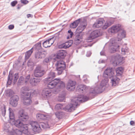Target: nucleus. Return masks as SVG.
<instances>
[{"mask_svg": "<svg viewBox=\"0 0 135 135\" xmlns=\"http://www.w3.org/2000/svg\"><path fill=\"white\" fill-rule=\"evenodd\" d=\"M114 74L112 69L107 68L103 74V77L104 79L100 83H97L94 87L91 88L90 92L94 94L102 92L107 86L109 78L110 79L112 86H115L118 85L120 79L114 76Z\"/></svg>", "mask_w": 135, "mask_h": 135, "instance_id": "1", "label": "nucleus"}, {"mask_svg": "<svg viewBox=\"0 0 135 135\" xmlns=\"http://www.w3.org/2000/svg\"><path fill=\"white\" fill-rule=\"evenodd\" d=\"M89 97L86 96L80 95L78 97H75L71 99V103L68 104L63 109L65 111L69 112L74 111L76 106L79 105V103H82L88 100Z\"/></svg>", "mask_w": 135, "mask_h": 135, "instance_id": "2", "label": "nucleus"}, {"mask_svg": "<svg viewBox=\"0 0 135 135\" xmlns=\"http://www.w3.org/2000/svg\"><path fill=\"white\" fill-rule=\"evenodd\" d=\"M24 122L19 119L12 122L11 124L14 125L16 127L20 128L22 130L23 133L27 134L28 133V127L27 125L24 123Z\"/></svg>", "mask_w": 135, "mask_h": 135, "instance_id": "3", "label": "nucleus"}, {"mask_svg": "<svg viewBox=\"0 0 135 135\" xmlns=\"http://www.w3.org/2000/svg\"><path fill=\"white\" fill-rule=\"evenodd\" d=\"M97 83H95V85L92 86L91 87L89 86L88 87L84 85H80L78 86L77 87L76 90L77 91L81 93L86 92L88 91H89V94L92 95H95L98 93H93L90 92L91 89V88H93L95 86L96 84Z\"/></svg>", "mask_w": 135, "mask_h": 135, "instance_id": "4", "label": "nucleus"}, {"mask_svg": "<svg viewBox=\"0 0 135 135\" xmlns=\"http://www.w3.org/2000/svg\"><path fill=\"white\" fill-rule=\"evenodd\" d=\"M108 44L110 47V49L111 53L114 52L116 51L118 49L119 46L118 45L117 39H112L108 42Z\"/></svg>", "mask_w": 135, "mask_h": 135, "instance_id": "5", "label": "nucleus"}, {"mask_svg": "<svg viewBox=\"0 0 135 135\" xmlns=\"http://www.w3.org/2000/svg\"><path fill=\"white\" fill-rule=\"evenodd\" d=\"M46 73L45 70L43 69L40 65H38L34 70V75L36 77H40L42 76Z\"/></svg>", "mask_w": 135, "mask_h": 135, "instance_id": "6", "label": "nucleus"}, {"mask_svg": "<svg viewBox=\"0 0 135 135\" xmlns=\"http://www.w3.org/2000/svg\"><path fill=\"white\" fill-rule=\"evenodd\" d=\"M47 82V87L50 89H52L54 88L60 81V79L56 78L54 80H45Z\"/></svg>", "mask_w": 135, "mask_h": 135, "instance_id": "7", "label": "nucleus"}, {"mask_svg": "<svg viewBox=\"0 0 135 135\" xmlns=\"http://www.w3.org/2000/svg\"><path fill=\"white\" fill-rule=\"evenodd\" d=\"M33 131L37 133L40 132L41 130L40 125L37 122H31L30 124Z\"/></svg>", "mask_w": 135, "mask_h": 135, "instance_id": "8", "label": "nucleus"}, {"mask_svg": "<svg viewBox=\"0 0 135 135\" xmlns=\"http://www.w3.org/2000/svg\"><path fill=\"white\" fill-rule=\"evenodd\" d=\"M76 84V82L75 81L69 80L67 84V89L69 91L74 90L75 88Z\"/></svg>", "mask_w": 135, "mask_h": 135, "instance_id": "9", "label": "nucleus"}, {"mask_svg": "<svg viewBox=\"0 0 135 135\" xmlns=\"http://www.w3.org/2000/svg\"><path fill=\"white\" fill-rule=\"evenodd\" d=\"M101 35V33L100 32L99 30H95L91 33L89 36L87 40L88 41L92 40L99 37Z\"/></svg>", "mask_w": 135, "mask_h": 135, "instance_id": "10", "label": "nucleus"}, {"mask_svg": "<svg viewBox=\"0 0 135 135\" xmlns=\"http://www.w3.org/2000/svg\"><path fill=\"white\" fill-rule=\"evenodd\" d=\"M19 119L25 122L26 121L28 118V115L25 113L23 110L22 109L19 112Z\"/></svg>", "mask_w": 135, "mask_h": 135, "instance_id": "11", "label": "nucleus"}, {"mask_svg": "<svg viewBox=\"0 0 135 135\" xmlns=\"http://www.w3.org/2000/svg\"><path fill=\"white\" fill-rule=\"evenodd\" d=\"M122 26L120 24H116L112 26L109 30V31L113 33H116L122 28Z\"/></svg>", "mask_w": 135, "mask_h": 135, "instance_id": "12", "label": "nucleus"}, {"mask_svg": "<svg viewBox=\"0 0 135 135\" xmlns=\"http://www.w3.org/2000/svg\"><path fill=\"white\" fill-rule=\"evenodd\" d=\"M13 125H12L10 122L5 123L3 127L4 131L8 133L10 135V134L12 132L13 129Z\"/></svg>", "mask_w": 135, "mask_h": 135, "instance_id": "13", "label": "nucleus"}, {"mask_svg": "<svg viewBox=\"0 0 135 135\" xmlns=\"http://www.w3.org/2000/svg\"><path fill=\"white\" fill-rule=\"evenodd\" d=\"M42 95L44 98L48 99L52 95L51 90L48 88L44 89L42 91Z\"/></svg>", "mask_w": 135, "mask_h": 135, "instance_id": "14", "label": "nucleus"}, {"mask_svg": "<svg viewBox=\"0 0 135 135\" xmlns=\"http://www.w3.org/2000/svg\"><path fill=\"white\" fill-rule=\"evenodd\" d=\"M19 97L17 95H14L11 98L10 104L13 107H16L18 104V102L19 100Z\"/></svg>", "mask_w": 135, "mask_h": 135, "instance_id": "15", "label": "nucleus"}, {"mask_svg": "<svg viewBox=\"0 0 135 135\" xmlns=\"http://www.w3.org/2000/svg\"><path fill=\"white\" fill-rule=\"evenodd\" d=\"M31 93H28L27 94V96L22 97L23 103L24 104L26 105H30L32 102L30 98Z\"/></svg>", "mask_w": 135, "mask_h": 135, "instance_id": "16", "label": "nucleus"}, {"mask_svg": "<svg viewBox=\"0 0 135 135\" xmlns=\"http://www.w3.org/2000/svg\"><path fill=\"white\" fill-rule=\"evenodd\" d=\"M54 39L49 38L44 41L43 43V46L45 48L50 47L54 43Z\"/></svg>", "mask_w": 135, "mask_h": 135, "instance_id": "17", "label": "nucleus"}, {"mask_svg": "<svg viewBox=\"0 0 135 135\" xmlns=\"http://www.w3.org/2000/svg\"><path fill=\"white\" fill-rule=\"evenodd\" d=\"M126 36V32L124 30H122L118 33L117 38H114L117 40V42L120 41L123 38L125 37Z\"/></svg>", "mask_w": 135, "mask_h": 135, "instance_id": "18", "label": "nucleus"}, {"mask_svg": "<svg viewBox=\"0 0 135 135\" xmlns=\"http://www.w3.org/2000/svg\"><path fill=\"white\" fill-rule=\"evenodd\" d=\"M30 90L29 88L26 86H25L22 88L21 92V95L22 97L27 96V94L28 93H31L29 92Z\"/></svg>", "mask_w": 135, "mask_h": 135, "instance_id": "19", "label": "nucleus"}, {"mask_svg": "<svg viewBox=\"0 0 135 135\" xmlns=\"http://www.w3.org/2000/svg\"><path fill=\"white\" fill-rule=\"evenodd\" d=\"M104 20L103 19H99L97 20L96 22L93 25V27L95 28H98L102 26L104 22Z\"/></svg>", "mask_w": 135, "mask_h": 135, "instance_id": "20", "label": "nucleus"}, {"mask_svg": "<svg viewBox=\"0 0 135 135\" xmlns=\"http://www.w3.org/2000/svg\"><path fill=\"white\" fill-rule=\"evenodd\" d=\"M41 80V79L40 78H31L30 80V83L32 85L35 86L37 85Z\"/></svg>", "mask_w": 135, "mask_h": 135, "instance_id": "21", "label": "nucleus"}, {"mask_svg": "<svg viewBox=\"0 0 135 135\" xmlns=\"http://www.w3.org/2000/svg\"><path fill=\"white\" fill-rule=\"evenodd\" d=\"M87 24L86 23H83L79 26L77 28V32L79 33H81L85 28Z\"/></svg>", "mask_w": 135, "mask_h": 135, "instance_id": "22", "label": "nucleus"}, {"mask_svg": "<svg viewBox=\"0 0 135 135\" xmlns=\"http://www.w3.org/2000/svg\"><path fill=\"white\" fill-rule=\"evenodd\" d=\"M55 73L52 71L49 72L47 75V77L45 79V80H52L55 76Z\"/></svg>", "mask_w": 135, "mask_h": 135, "instance_id": "23", "label": "nucleus"}, {"mask_svg": "<svg viewBox=\"0 0 135 135\" xmlns=\"http://www.w3.org/2000/svg\"><path fill=\"white\" fill-rule=\"evenodd\" d=\"M9 122L11 123H12V122H13L15 120V115L13 112H12V109L11 108H9Z\"/></svg>", "mask_w": 135, "mask_h": 135, "instance_id": "24", "label": "nucleus"}, {"mask_svg": "<svg viewBox=\"0 0 135 135\" xmlns=\"http://www.w3.org/2000/svg\"><path fill=\"white\" fill-rule=\"evenodd\" d=\"M65 51L62 50L59 51L58 52L57 57V58L63 59L65 57Z\"/></svg>", "mask_w": 135, "mask_h": 135, "instance_id": "25", "label": "nucleus"}, {"mask_svg": "<svg viewBox=\"0 0 135 135\" xmlns=\"http://www.w3.org/2000/svg\"><path fill=\"white\" fill-rule=\"evenodd\" d=\"M20 130V131L17 129H15L13 128L12 132L10 134V135H13V134L21 135L22 133H23L22 130L21 129Z\"/></svg>", "mask_w": 135, "mask_h": 135, "instance_id": "26", "label": "nucleus"}, {"mask_svg": "<svg viewBox=\"0 0 135 135\" xmlns=\"http://www.w3.org/2000/svg\"><path fill=\"white\" fill-rule=\"evenodd\" d=\"M56 67H64V68H66V64L65 62L63 61L59 60L57 61L55 64Z\"/></svg>", "mask_w": 135, "mask_h": 135, "instance_id": "27", "label": "nucleus"}, {"mask_svg": "<svg viewBox=\"0 0 135 135\" xmlns=\"http://www.w3.org/2000/svg\"><path fill=\"white\" fill-rule=\"evenodd\" d=\"M80 20V19H79L75 21L73 23H72L70 25V28H76L79 23Z\"/></svg>", "mask_w": 135, "mask_h": 135, "instance_id": "28", "label": "nucleus"}, {"mask_svg": "<svg viewBox=\"0 0 135 135\" xmlns=\"http://www.w3.org/2000/svg\"><path fill=\"white\" fill-rule=\"evenodd\" d=\"M47 115L41 113H38L36 114L37 118L39 120L46 119L47 118Z\"/></svg>", "mask_w": 135, "mask_h": 135, "instance_id": "29", "label": "nucleus"}, {"mask_svg": "<svg viewBox=\"0 0 135 135\" xmlns=\"http://www.w3.org/2000/svg\"><path fill=\"white\" fill-rule=\"evenodd\" d=\"M123 71V69L122 67H119L116 69L117 75L118 76H120L122 74Z\"/></svg>", "mask_w": 135, "mask_h": 135, "instance_id": "30", "label": "nucleus"}, {"mask_svg": "<svg viewBox=\"0 0 135 135\" xmlns=\"http://www.w3.org/2000/svg\"><path fill=\"white\" fill-rule=\"evenodd\" d=\"M61 32H59L55 35L54 36L51 38L54 39V41L55 40H58L62 37V34H61Z\"/></svg>", "mask_w": 135, "mask_h": 135, "instance_id": "31", "label": "nucleus"}, {"mask_svg": "<svg viewBox=\"0 0 135 135\" xmlns=\"http://www.w3.org/2000/svg\"><path fill=\"white\" fill-rule=\"evenodd\" d=\"M45 55L42 52H37L35 54V57L36 58L41 59Z\"/></svg>", "mask_w": 135, "mask_h": 135, "instance_id": "32", "label": "nucleus"}, {"mask_svg": "<svg viewBox=\"0 0 135 135\" xmlns=\"http://www.w3.org/2000/svg\"><path fill=\"white\" fill-rule=\"evenodd\" d=\"M112 24L109 20H108L106 22L104 25L102 26V28L103 29H106L108 27L110 26Z\"/></svg>", "mask_w": 135, "mask_h": 135, "instance_id": "33", "label": "nucleus"}, {"mask_svg": "<svg viewBox=\"0 0 135 135\" xmlns=\"http://www.w3.org/2000/svg\"><path fill=\"white\" fill-rule=\"evenodd\" d=\"M65 92H64L62 94H59L58 100L60 102H63L65 100Z\"/></svg>", "mask_w": 135, "mask_h": 135, "instance_id": "34", "label": "nucleus"}, {"mask_svg": "<svg viewBox=\"0 0 135 135\" xmlns=\"http://www.w3.org/2000/svg\"><path fill=\"white\" fill-rule=\"evenodd\" d=\"M33 48H31V49L27 51L25 54V59H27L31 56L32 53L33 52L32 50Z\"/></svg>", "mask_w": 135, "mask_h": 135, "instance_id": "35", "label": "nucleus"}, {"mask_svg": "<svg viewBox=\"0 0 135 135\" xmlns=\"http://www.w3.org/2000/svg\"><path fill=\"white\" fill-rule=\"evenodd\" d=\"M55 114L57 118L61 119L63 116L64 113L62 112H57L55 113Z\"/></svg>", "mask_w": 135, "mask_h": 135, "instance_id": "36", "label": "nucleus"}, {"mask_svg": "<svg viewBox=\"0 0 135 135\" xmlns=\"http://www.w3.org/2000/svg\"><path fill=\"white\" fill-rule=\"evenodd\" d=\"M56 69L57 71V74L59 75L61 74L63 70H65V68H64V67H56Z\"/></svg>", "mask_w": 135, "mask_h": 135, "instance_id": "37", "label": "nucleus"}, {"mask_svg": "<svg viewBox=\"0 0 135 135\" xmlns=\"http://www.w3.org/2000/svg\"><path fill=\"white\" fill-rule=\"evenodd\" d=\"M83 38V35L81 33L75 36L74 40L75 41H80Z\"/></svg>", "mask_w": 135, "mask_h": 135, "instance_id": "38", "label": "nucleus"}, {"mask_svg": "<svg viewBox=\"0 0 135 135\" xmlns=\"http://www.w3.org/2000/svg\"><path fill=\"white\" fill-rule=\"evenodd\" d=\"M73 43V41L72 40H70L64 43L65 47L66 49L70 47L72 45Z\"/></svg>", "mask_w": 135, "mask_h": 135, "instance_id": "39", "label": "nucleus"}, {"mask_svg": "<svg viewBox=\"0 0 135 135\" xmlns=\"http://www.w3.org/2000/svg\"><path fill=\"white\" fill-rule=\"evenodd\" d=\"M121 51L122 54L124 55H125L126 52H128V48L125 46H123V47L122 48Z\"/></svg>", "mask_w": 135, "mask_h": 135, "instance_id": "40", "label": "nucleus"}, {"mask_svg": "<svg viewBox=\"0 0 135 135\" xmlns=\"http://www.w3.org/2000/svg\"><path fill=\"white\" fill-rule=\"evenodd\" d=\"M50 59L49 57L45 58L43 61V64L47 66L48 64H49Z\"/></svg>", "mask_w": 135, "mask_h": 135, "instance_id": "41", "label": "nucleus"}, {"mask_svg": "<svg viewBox=\"0 0 135 135\" xmlns=\"http://www.w3.org/2000/svg\"><path fill=\"white\" fill-rule=\"evenodd\" d=\"M1 109L2 112V115L3 117L5 115L6 112L5 106L4 105H3L1 108Z\"/></svg>", "mask_w": 135, "mask_h": 135, "instance_id": "42", "label": "nucleus"}, {"mask_svg": "<svg viewBox=\"0 0 135 135\" xmlns=\"http://www.w3.org/2000/svg\"><path fill=\"white\" fill-rule=\"evenodd\" d=\"M58 85L59 87L60 88H63L65 87V85L64 83L62 81H60V79L59 82L57 84Z\"/></svg>", "mask_w": 135, "mask_h": 135, "instance_id": "43", "label": "nucleus"}, {"mask_svg": "<svg viewBox=\"0 0 135 135\" xmlns=\"http://www.w3.org/2000/svg\"><path fill=\"white\" fill-rule=\"evenodd\" d=\"M63 105L61 104H57L55 107V109L56 110H58L61 109L62 108Z\"/></svg>", "mask_w": 135, "mask_h": 135, "instance_id": "44", "label": "nucleus"}, {"mask_svg": "<svg viewBox=\"0 0 135 135\" xmlns=\"http://www.w3.org/2000/svg\"><path fill=\"white\" fill-rule=\"evenodd\" d=\"M68 36L67 37V39H69L70 38H71L73 35V33L71 31V30L68 31Z\"/></svg>", "mask_w": 135, "mask_h": 135, "instance_id": "45", "label": "nucleus"}, {"mask_svg": "<svg viewBox=\"0 0 135 135\" xmlns=\"http://www.w3.org/2000/svg\"><path fill=\"white\" fill-rule=\"evenodd\" d=\"M34 47L37 50L40 49L41 48V43L39 42L36 44L34 46Z\"/></svg>", "mask_w": 135, "mask_h": 135, "instance_id": "46", "label": "nucleus"}, {"mask_svg": "<svg viewBox=\"0 0 135 135\" xmlns=\"http://www.w3.org/2000/svg\"><path fill=\"white\" fill-rule=\"evenodd\" d=\"M27 65L28 67L31 68L33 66L34 63L31 60H29L28 62Z\"/></svg>", "mask_w": 135, "mask_h": 135, "instance_id": "47", "label": "nucleus"}, {"mask_svg": "<svg viewBox=\"0 0 135 135\" xmlns=\"http://www.w3.org/2000/svg\"><path fill=\"white\" fill-rule=\"evenodd\" d=\"M30 92L31 93V94L35 95L37 94L38 93L37 90H30Z\"/></svg>", "mask_w": 135, "mask_h": 135, "instance_id": "48", "label": "nucleus"}, {"mask_svg": "<svg viewBox=\"0 0 135 135\" xmlns=\"http://www.w3.org/2000/svg\"><path fill=\"white\" fill-rule=\"evenodd\" d=\"M42 127L44 128H49V126L48 124L47 123H43L41 124Z\"/></svg>", "mask_w": 135, "mask_h": 135, "instance_id": "49", "label": "nucleus"}, {"mask_svg": "<svg viewBox=\"0 0 135 135\" xmlns=\"http://www.w3.org/2000/svg\"><path fill=\"white\" fill-rule=\"evenodd\" d=\"M18 73H16L15 75L14 78V83H15L17 81V79L18 78Z\"/></svg>", "mask_w": 135, "mask_h": 135, "instance_id": "50", "label": "nucleus"}, {"mask_svg": "<svg viewBox=\"0 0 135 135\" xmlns=\"http://www.w3.org/2000/svg\"><path fill=\"white\" fill-rule=\"evenodd\" d=\"M24 78L22 76H21L19 79L18 80V83L19 84H21L23 82Z\"/></svg>", "mask_w": 135, "mask_h": 135, "instance_id": "51", "label": "nucleus"}, {"mask_svg": "<svg viewBox=\"0 0 135 135\" xmlns=\"http://www.w3.org/2000/svg\"><path fill=\"white\" fill-rule=\"evenodd\" d=\"M87 75H84L83 76V78H85L83 80L86 83H88L89 82V81L87 79Z\"/></svg>", "mask_w": 135, "mask_h": 135, "instance_id": "52", "label": "nucleus"}, {"mask_svg": "<svg viewBox=\"0 0 135 135\" xmlns=\"http://www.w3.org/2000/svg\"><path fill=\"white\" fill-rule=\"evenodd\" d=\"M30 77V75H28L27 76H26L25 80V83H26L29 81Z\"/></svg>", "mask_w": 135, "mask_h": 135, "instance_id": "53", "label": "nucleus"}, {"mask_svg": "<svg viewBox=\"0 0 135 135\" xmlns=\"http://www.w3.org/2000/svg\"><path fill=\"white\" fill-rule=\"evenodd\" d=\"M8 78L10 80H11L13 79V76L12 74H11L10 73V72H9V73L8 76Z\"/></svg>", "mask_w": 135, "mask_h": 135, "instance_id": "54", "label": "nucleus"}, {"mask_svg": "<svg viewBox=\"0 0 135 135\" xmlns=\"http://www.w3.org/2000/svg\"><path fill=\"white\" fill-rule=\"evenodd\" d=\"M21 3L24 4H27L28 2V1L27 0H21Z\"/></svg>", "mask_w": 135, "mask_h": 135, "instance_id": "55", "label": "nucleus"}, {"mask_svg": "<svg viewBox=\"0 0 135 135\" xmlns=\"http://www.w3.org/2000/svg\"><path fill=\"white\" fill-rule=\"evenodd\" d=\"M59 48L66 49L65 47V45L64 43L59 45Z\"/></svg>", "mask_w": 135, "mask_h": 135, "instance_id": "56", "label": "nucleus"}, {"mask_svg": "<svg viewBox=\"0 0 135 135\" xmlns=\"http://www.w3.org/2000/svg\"><path fill=\"white\" fill-rule=\"evenodd\" d=\"M17 3V2L16 1H14L11 3V5L12 6H14Z\"/></svg>", "mask_w": 135, "mask_h": 135, "instance_id": "57", "label": "nucleus"}, {"mask_svg": "<svg viewBox=\"0 0 135 135\" xmlns=\"http://www.w3.org/2000/svg\"><path fill=\"white\" fill-rule=\"evenodd\" d=\"M14 25H10L9 26L8 28L9 29L11 30L14 28Z\"/></svg>", "mask_w": 135, "mask_h": 135, "instance_id": "58", "label": "nucleus"}, {"mask_svg": "<svg viewBox=\"0 0 135 135\" xmlns=\"http://www.w3.org/2000/svg\"><path fill=\"white\" fill-rule=\"evenodd\" d=\"M12 82V80L8 78V80L7 82V84H8V85H10L11 84Z\"/></svg>", "mask_w": 135, "mask_h": 135, "instance_id": "59", "label": "nucleus"}, {"mask_svg": "<svg viewBox=\"0 0 135 135\" xmlns=\"http://www.w3.org/2000/svg\"><path fill=\"white\" fill-rule=\"evenodd\" d=\"M91 54V53L90 51H88L87 52L86 54V56H87L89 57Z\"/></svg>", "mask_w": 135, "mask_h": 135, "instance_id": "60", "label": "nucleus"}, {"mask_svg": "<svg viewBox=\"0 0 135 135\" xmlns=\"http://www.w3.org/2000/svg\"><path fill=\"white\" fill-rule=\"evenodd\" d=\"M105 61V60H100L98 61V63L99 64L104 63Z\"/></svg>", "mask_w": 135, "mask_h": 135, "instance_id": "61", "label": "nucleus"}, {"mask_svg": "<svg viewBox=\"0 0 135 135\" xmlns=\"http://www.w3.org/2000/svg\"><path fill=\"white\" fill-rule=\"evenodd\" d=\"M100 54L101 55H105V53L104 50H103L100 52Z\"/></svg>", "mask_w": 135, "mask_h": 135, "instance_id": "62", "label": "nucleus"}, {"mask_svg": "<svg viewBox=\"0 0 135 135\" xmlns=\"http://www.w3.org/2000/svg\"><path fill=\"white\" fill-rule=\"evenodd\" d=\"M135 123L133 121H131L130 122V124L132 126H134V125Z\"/></svg>", "mask_w": 135, "mask_h": 135, "instance_id": "63", "label": "nucleus"}, {"mask_svg": "<svg viewBox=\"0 0 135 135\" xmlns=\"http://www.w3.org/2000/svg\"><path fill=\"white\" fill-rule=\"evenodd\" d=\"M31 15L30 14H28L27 15V18H29V17H31Z\"/></svg>", "mask_w": 135, "mask_h": 135, "instance_id": "64", "label": "nucleus"}]
</instances>
